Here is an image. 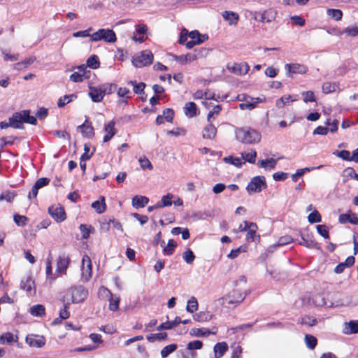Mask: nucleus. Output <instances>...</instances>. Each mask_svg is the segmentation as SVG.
<instances>
[{
	"instance_id": "nucleus-1",
	"label": "nucleus",
	"mask_w": 358,
	"mask_h": 358,
	"mask_svg": "<svg viewBox=\"0 0 358 358\" xmlns=\"http://www.w3.org/2000/svg\"><path fill=\"white\" fill-rule=\"evenodd\" d=\"M235 136L237 141L245 144H257L262 140V134L251 127L236 128Z\"/></svg>"
},
{
	"instance_id": "nucleus-2",
	"label": "nucleus",
	"mask_w": 358,
	"mask_h": 358,
	"mask_svg": "<svg viewBox=\"0 0 358 358\" xmlns=\"http://www.w3.org/2000/svg\"><path fill=\"white\" fill-rule=\"evenodd\" d=\"M195 99H202L201 103L206 106L212 105V101H231L232 99H227L228 96L224 91H196L194 94Z\"/></svg>"
},
{
	"instance_id": "nucleus-3",
	"label": "nucleus",
	"mask_w": 358,
	"mask_h": 358,
	"mask_svg": "<svg viewBox=\"0 0 358 358\" xmlns=\"http://www.w3.org/2000/svg\"><path fill=\"white\" fill-rule=\"evenodd\" d=\"M87 295L88 292L84 287H73L68 289L64 297V301L66 303V305L71 303H81L85 300Z\"/></svg>"
},
{
	"instance_id": "nucleus-4",
	"label": "nucleus",
	"mask_w": 358,
	"mask_h": 358,
	"mask_svg": "<svg viewBox=\"0 0 358 358\" xmlns=\"http://www.w3.org/2000/svg\"><path fill=\"white\" fill-rule=\"evenodd\" d=\"M11 127L15 129L22 128L23 123H28L30 124L36 125L37 123L35 117L30 115L29 110H23L20 113H15L11 117L9 118Z\"/></svg>"
},
{
	"instance_id": "nucleus-5",
	"label": "nucleus",
	"mask_w": 358,
	"mask_h": 358,
	"mask_svg": "<svg viewBox=\"0 0 358 358\" xmlns=\"http://www.w3.org/2000/svg\"><path fill=\"white\" fill-rule=\"evenodd\" d=\"M246 295L247 293L245 292H241L234 289L229 294L219 299L218 301L227 308L231 309L241 303Z\"/></svg>"
},
{
	"instance_id": "nucleus-6",
	"label": "nucleus",
	"mask_w": 358,
	"mask_h": 358,
	"mask_svg": "<svg viewBox=\"0 0 358 358\" xmlns=\"http://www.w3.org/2000/svg\"><path fill=\"white\" fill-rule=\"evenodd\" d=\"M90 40L92 42L103 41L108 43H113L117 41V36L113 29L102 28L90 36Z\"/></svg>"
},
{
	"instance_id": "nucleus-7",
	"label": "nucleus",
	"mask_w": 358,
	"mask_h": 358,
	"mask_svg": "<svg viewBox=\"0 0 358 358\" xmlns=\"http://www.w3.org/2000/svg\"><path fill=\"white\" fill-rule=\"evenodd\" d=\"M154 55L149 50H145L132 57L131 62L136 68L149 66L153 62Z\"/></svg>"
},
{
	"instance_id": "nucleus-8",
	"label": "nucleus",
	"mask_w": 358,
	"mask_h": 358,
	"mask_svg": "<svg viewBox=\"0 0 358 358\" xmlns=\"http://www.w3.org/2000/svg\"><path fill=\"white\" fill-rule=\"evenodd\" d=\"M266 188V179L264 176L253 177L248 183L246 189L249 194L260 192Z\"/></svg>"
},
{
	"instance_id": "nucleus-9",
	"label": "nucleus",
	"mask_w": 358,
	"mask_h": 358,
	"mask_svg": "<svg viewBox=\"0 0 358 358\" xmlns=\"http://www.w3.org/2000/svg\"><path fill=\"white\" fill-rule=\"evenodd\" d=\"M148 32V26L144 23H141L136 25L135 31L133 33L131 40L136 43H143L148 38L147 34Z\"/></svg>"
},
{
	"instance_id": "nucleus-10",
	"label": "nucleus",
	"mask_w": 358,
	"mask_h": 358,
	"mask_svg": "<svg viewBox=\"0 0 358 358\" xmlns=\"http://www.w3.org/2000/svg\"><path fill=\"white\" fill-rule=\"evenodd\" d=\"M21 289L26 292L27 295L33 296L36 292V286L34 279L31 276H25L22 278L20 284Z\"/></svg>"
},
{
	"instance_id": "nucleus-11",
	"label": "nucleus",
	"mask_w": 358,
	"mask_h": 358,
	"mask_svg": "<svg viewBox=\"0 0 358 358\" xmlns=\"http://www.w3.org/2000/svg\"><path fill=\"white\" fill-rule=\"evenodd\" d=\"M92 275V265L89 256L84 255L82 259L81 278L84 281H88Z\"/></svg>"
},
{
	"instance_id": "nucleus-12",
	"label": "nucleus",
	"mask_w": 358,
	"mask_h": 358,
	"mask_svg": "<svg viewBox=\"0 0 358 358\" xmlns=\"http://www.w3.org/2000/svg\"><path fill=\"white\" fill-rule=\"evenodd\" d=\"M304 305H313L315 306H323L326 304L325 299L322 294H307L302 298Z\"/></svg>"
},
{
	"instance_id": "nucleus-13",
	"label": "nucleus",
	"mask_w": 358,
	"mask_h": 358,
	"mask_svg": "<svg viewBox=\"0 0 358 358\" xmlns=\"http://www.w3.org/2000/svg\"><path fill=\"white\" fill-rule=\"evenodd\" d=\"M26 343L31 348H41L45 345V338L43 336L30 334L25 338Z\"/></svg>"
},
{
	"instance_id": "nucleus-14",
	"label": "nucleus",
	"mask_w": 358,
	"mask_h": 358,
	"mask_svg": "<svg viewBox=\"0 0 358 358\" xmlns=\"http://www.w3.org/2000/svg\"><path fill=\"white\" fill-rule=\"evenodd\" d=\"M252 17L256 21L271 22L275 20V13L271 9L264 10L263 13L255 12Z\"/></svg>"
},
{
	"instance_id": "nucleus-15",
	"label": "nucleus",
	"mask_w": 358,
	"mask_h": 358,
	"mask_svg": "<svg viewBox=\"0 0 358 358\" xmlns=\"http://www.w3.org/2000/svg\"><path fill=\"white\" fill-rule=\"evenodd\" d=\"M70 259L69 256L63 254L60 255L57 260L56 273L59 275H64L66 273V269L69 265Z\"/></svg>"
},
{
	"instance_id": "nucleus-16",
	"label": "nucleus",
	"mask_w": 358,
	"mask_h": 358,
	"mask_svg": "<svg viewBox=\"0 0 358 358\" xmlns=\"http://www.w3.org/2000/svg\"><path fill=\"white\" fill-rule=\"evenodd\" d=\"M285 69L289 76H291V74H304L308 71L306 66L298 63L286 64Z\"/></svg>"
},
{
	"instance_id": "nucleus-17",
	"label": "nucleus",
	"mask_w": 358,
	"mask_h": 358,
	"mask_svg": "<svg viewBox=\"0 0 358 358\" xmlns=\"http://www.w3.org/2000/svg\"><path fill=\"white\" fill-rule=\"evenodd\" d=\"M227 69L236 75H245L250 70V66L246 62L234 63L232 66L227 65Z\"/></svg>"
},
{
	"instance_id": "nucleus-18",
	"label": "nucleus",
	"mask_w": 358,
	"mask_h": 358,
	"mask_svg": "<svg viewBox=\"0 0 358 358\" xmlns=\"http://www.w3.org/2000/svg\"><path fill=\"white\" fill-rule=\"evenodd\" d=\"M49 214L58 222L66 220V213L64 209L61 206H52L48 209Z\"/></svg>"
},
{
	"instance_id": "nucleus-19",
	"label": "nucleus",
	"mask_w": 358,
	"mask_h": 358,
	"mask_svg": "<svg viewBox=\"0 0 358 358\" xmlns=\"http://www.w3.org/2000/svg\"><path fill=\"white\" fill-rule=\"evenodd\" d=\"M203 51H206V50H199L198 53H187L178 56L174 55V58L180 64H185L188 62H193L197 59L199 57H202L203 55Z\"/></svg>"
},
{
	"instance_id": "nucleus-20",
	"label": "nucleus",
	"mask_w": 358,
	"mask_h": 358,
	"mask_svg": "<svg viewBox=\"0 0 358 358\" xmlns=\"http://www.w3.org/2000/svg\"><path fill=\"white\" fill-rule=\"evenodd\" d=\"M264 99L261 97L252 98L250 96H244L242 103L239 104V107L242 110H251L256 106V104L262 102Z\"/></svg>"
},
{
	"instance_id": "nucleus-21",
	"label": "nucleus",
	"mask_w": 358,
	"mask_h": 358,
	"mask_svg": "<svg viewBox=\"0 0 358 358\" xmlns=\"http://www.w3.org/2000/svg\"><path fill=\"white\" fill-rule=\"evenodd\" d=\"M103 130L106 133L103 136V141L108 142L116 134L115 122L110 121L104 125Z\"/></svg>"
},
{
	"instance_id": "nucleus-22",
	"label": "nucleus",
	"mask_w": 358,
	"mask_h": 358,
	"mask_svg": "<svg viewBox=\"0 0 358 358\" xmlns=\"http://www.w3.org/2000/svg\"><path fill=\"white\" fill-rule=\"evenodd\" d=\"M217 328L214 327L212 331L206 328H193L190 330L189 334L194 337H206L210 334H215Z\"/></svg>"
},
{
	"instance_id": "nucleus-23",
	"label": "nucleus",
	"mask_w": 358,
	"mask_h": 358,
	"mask_svg": "<svg viewBox=\"0 0 358 358\" xmlns=\"http://www.w3.org/2000/svg\"><path fill=\"white\" fill-rule=\"evenodd\" d=\"M342 332L346 335L358 334V320L345 322L343 325Z\"/></svg>"
},
{
	"instance_id": "nucleus-24",
	"label": "nucleus",
	"mask_w": 358,
	"mask_h": 358,
	"mask_svg": "<svg viewBox=\"0 0 358 358\" xmlns=\"http://www.w3.org/2000/svg\"><path fill=\"white\" fill-rule=\"evenodd\" d=\"M338 220L341 224L350 223L352 224L358 225V216L351 211L341 215L339 216Z\"/></svg>"
},
{
	"instance_id": "nucleus-25",
	"label": "nucleus",
	"mask_w": 358,
	"mask_h": 358,
	"mask_svg": "<svg viewBox=\"0 0 358 358\" xmlns=\"http://www.w3.org/2000/svg\"><path fill=\"white\" fill-rule=\"evenodd\" d=\"M217 134V129L213 124H208L204 127L202 131V137L203 139H213Z\"/></svg>"
},
{
	"instance_id": "nucleus-26",
	"label": "nucleus",
	"mask_w": 358,
	"mask_h": 358,
	"mask_svg": "<svg viewBox=\"0 0 358 358\" xmlns=\"http://www.w3.org/2000/svg\"><path fill=\"white\" fill-rule=\"evenodd\" d=\"M258 227L256 223L250 222L246 229V240L248 241H255L259 236L257 235Z\"/></svg>"
},
{
	"instance_id": "nucleus-27",
	"label": "nucleus",
	"mask_w": 358,
	"mask_h": 358,
	"mask_svg": "<svg viewBox=\"0 0 358 358\" xmlns=\"http://www.w3.org/2000/svg\"><path fill=\"white\" fill-rule=\"evenodd\" d=\"M189 37L195 41L196 45H199L208 39L207 34H202L198 30L191 31L189 34Z\"/></svg>"
},
{
	"instance_id": "nucleus-28",
	"label": "nucleus",
	"mask_w": 358,
	"mask_h": 358,
	"mask_svg": "<svg viewBox=\"0 0 358 358\" xmlns=\"http://www.w3.org/2000/svg\"><path fill=\"white\" fill-rule=\"evenodd\" d=\"M228 350V345L225 342H220L215 344L213 348L215 358H221Z\"/></svg>"
},
{
	"instance_id": "nucleus-29",
	"label": "nucleus",
	"mask_w": 358,
	"mask_h": 358,
	"mask_svg": "<svg viewBox=\"0 0 358 358\" xmlns=\"http://www.w3.org/2000/svg\"><path fill=\"white\" fill-rule=\"evenodd\" d=\"M257 164L259 168H262L264 170H271L275 167L277 164V159L273 158L262 159L259 160Z\"/></svg>"
},
{
	"instance_id": "nucleus-30",
	"label": "nucleus",
	"mask_w": 358,
	"mask_h": 358,
	"mask_svg": "<svg viewBox=\"0 0 358 358\" xmlns=\"http://www.w3.org/2000/svg\"><path fill=\"white\" fill-rule=\"evenodd\" d=\"M183 110L185 115L189 118H192L197 115V108L195 103L193 102L187 103Z\"/></svg>"
},
{
	"instance_id": "nucleus-31",
	"label": "nucleus",
	"mask_w": 358,
	"mask_h": 358,
	"mask_svg": "<svg viewBox=\"0 0 358 358\" xmlns=\"http://www.w3.org/2000/svg\"><path fill=\"white\" fill-rule=\"evenodd\" d=\"M0 342L1 344H11L12 343H18L17 335H14L10 332H6L0 335Z\"/></svg>"
},
{
	"instance_id": "nucleus-32",
	"label": "nucleus",
	"mask_w": 358,
	"mask_h": 358,
	"mask_svg": "<svg viewBox=\"0 0 358 358\" xmlns=\"http://www.w3.org/2000/svg\"><path fill=\"white\" fill-rule=\"evenodd\" d=\"M355 260L353 256L348 257L344 263H341L335 267V273H341L345 268L352 266L355 264Z\"/></svg>"
},
{
	"instance_id": "nucleus-33",
	"label": "nucleus",
	"mask_w": 358,
	"mask_h": 358,
	"mask_svg": "<svg viewBox=\"0 0 358 358\" xmlns=\"http://www.w3.org/2000/svg\"><path fill=\"white\" fill-rule=\"evenodd\" d=\"M50 182V179L47 178H41L36 180L35 185L31 189V193L34 197H36L39 189L46 186Z\"/></svg>"
},
{
	"instance_id": "nucleus-34",
	"label": "nucleus",
	"mask_w": 358,
	"mask_h": 358,
	"mask_svg": "<svg viewBox=\"0 0 358 358\" xmlns=\"http://www.w3.org/2000/svg\"><path fill=\"white\" fill-rule=\"evenodd\" d=\"M149 202L148 197L144 196H135L132 198V206L136 208H143Z\"/></svg>"
},
{
	"instance_id": "nucleus-35",
	"label": "nucleus",
	"mask_w": 358,
	"mask_h": 358,
	"mask_svg": "<svg viewBox=\"0 0 358 358\" xmlns=\"http://www.w3.org/2000/svg\"><path fill=\"white\" fill-rule=\"evenodd\" d=\"M213 317V315L209 311H201L193 315L195 321L199 322H206L210 321Z\"/></svg>"
},
{
	"instance_id": "nucleus-36",
	"label": "nucleus",
	"mask_w": 358,
	"mask_h": 358,
	"mask_svg": "<svg viewBox=\"0 0 358 358\" xmlns=\"http://www.w3.org/2000/svg\"><path fill=\"white\" fill-rule=\"evenodd\" d=\"M173 198V195L171 193H168L167 194L163 196L160 201L157 202L155 204V208H161L171 206Z\"/></svg>"
},
{
	"instance_id": "nucleus-37",
	"label": "nucleus",
	"mask_w": 358,
	"mask_h": 358,
	"mask_svg": "<svg viewBox=\"0 0 358 358\" xmlns=\"http://www.w3.org/2000/svg\"><path fill=\"white\" fill-rule=\"evenodd\" d=\"M78 130H79L83 136L86 138H91L94 134L93 127L90 124L85 123L78 127Z\"/></svg>"
},
{
	"instance_id": "nucleus-38",
	"label": "nucleus",
	"mask_w": 358,
	"mask_h": 358,
	"mask_svg": "<svg viewBox=\"0 0 358 358\" xmlns=\"http://www.w3.org/2000/svg\"><path fill=\"white\" fill-rule=\"evenodd\" d=\"M222 17L224 20L229 21V24H236L238 23L239 16L233 11H224L222 13Z\"/></svg>"
},
{
	"instance_id": "nucleus-39",
	"label": "nucleus",
	"mask_w": 358,
	"mask_h": 358,
	"mask_svg": "<svg viewBox=\"0 0 358 358\" xmlns=\"http://www.w3.org/2000/svg\"><path fill=\"white\" fill-rule=\"evenodd\" d=\"M91 206L97 213H103L106 210V208L105 198L103 196H101L99 200L93 202Z\"/></svg>"
},
{
	"instance_id": "nucleus-40",
	"label": "nucleus",
	"mask_w": 358,
	"mask_h": 358,
	"mask_svg": "<svg viewBox=\"0 0 358 358\" xmlns=\"http://www.w3.org/2000/svg\"><path fill=\"white\" fill-rule=\"evenodd\" d=\"M88 90H127L126 87H117V85L115 83H104L99 87H94L89 85Z\"/></svg>"
},
{
	"instance_id": "nucleus-41",
	"label": "nucleus",
	"mask_w": 358,
	"mask_h": 358,
	"mask_svg": "<svg viewBox=\"0 0 358 358\" xmlns=\"http://www.w3.org/2000/svg\"><path fill=\"white\" fill-rule=\"evenodd\" d=\"M86 64L90 69H97L100 66L99 57L96 55H92L87 58Z\"/></svg>"
},
{
	"instance_id": "nucleus-42",
	"label": "nucleus",
	"mask_w": 358,
	"mask_h": 358,
	"mask_svg": "<svg viewBox=\"0 0 358 358\" xmlns=\"http://www.w3.org/2000/svg\"><path fill=\"white\" fill-rule=\"evenodd\" d=\"M30 313L35 317H42L45 314V310L43 305L38 304L33 306L29 309Z\"/></svg>"
},
{
	"instance_id": "nucleus-43",
	"label": "nucleus",
	"mask_w": 358,
	"mask_h": 358,
	"mask_svg": "<svg viewBox=\"0 0 358 358\" xmlns=\"http://www.w3.org/2000/svg\"><path fill=\"white\" fill-rule=\"evenodd\" d=\"M108 300L109 301L108 309L113 312L118 310L120 298L113 294Z\"/></svg>"
},
{
	"instance_id": "nucleus-44",
	"label": "nucleus",
	"mask_w": 358,
	"mask_h": 358,
	"mask_svg": "<svg viewBox=\"0 0 358 358\" xmlns=\"http://www.w3.org/2000/svg\"><path fill=\"white\" fill-rule=\"evenodd\" d=\"M45 274L46 278L50 284L57 278L52 271L51 260L50 259H47L46 260Z\"/></svg>"
},
{
	"instance_id": "nucleus-45",
	"label": "nucleus",
	"mask_w": 358,
	"mask_h": 358,
	"mask_svg": "<svg viewBox=\"0 0 358 358\" xmlns=\"http://www.w3.org/2000/svg\"><path fill=\"white\" fill-rule=\"evenodd\" d=\"M355 175L356 173L355 169L352 167H348L343 171L341 177L343 182H347L355 178Z\"/></svg>"
},
{
	"instance_id": "nucleus-46",
	"label": "nucleus",
	"mask_w": 358,
	"mask_h": 358,
	"mask_svg": "<svg viewBox=\"0 0 358 358\" xmlns=\"http://www.w3.org/2000/svg\"><path fill=\"white\" fill-rule=\"evenodd\" d=\"M327 14L329 17L336 21L341 20L343 17L342 10L336 8H328L327 10Z\"/></svg>"
},
{
	"instance_id": "nucleus-47",
	"label": "nucleus",
	"mask_w": 358,
	"mask_h": 358,
	"mask_svg": "<svg viewBox=\"0 0 358 358\" xmlns=\"http://www.w3.org/2000/svg\"><path fill=\"white\" fill-rule=\"evenodd\" d=\"M223 161L225 163L231 164L236 167H241L243 164H245L244 161H243L241 157H234L232 156H229L223 158Z\"/></svg>"
},
{
	"instance_id": "nucleus-48",
	"label": "nucleus",
	"mask_w": 358,
	"mask_h": 358,
	"mask_svg": "<svg viewBox=\"0 0 358 358\" xmlns=\"http://www.w3.org/2000/svg\"><path fill=\"white\" fill-rule=\"evenodd\" d=\"M198 301L194 296H192L188 301L186 307V310L190 313H193L198 309Z\"/></svg>"
},
{
	"instance_id": "nucleus-49",
	"label": "nucleus",
	"mask_w": 358,
	"mask_h": 358,
	"mask_svg": "<svg viewBox=\"0 0 358 358\" xmlns=\"http://www.w3.org/2000/svg\"><path fill=\"white\" fill-rule=\"evenodd\" d=\"M256 157L257 152L254 150H251L248 153H241V158L244 162H248L250 164H255Z\"/></svg>"
},
{
	"instance_id": "nucleus-50",
	"label": "nucleus",
	"mask_w": 358,
	"mask_h": 358,
	"mask_svg": "<svg viewBox=\"0 0 358 358\" xmlns=\"http://www.w3.org/2000/svg\"><path fill=\"white\" fill-rule=\"evenodd\" d=\"M305 343H306V345L307 346V348L313 350L315 348V346L317 345V340L316 338V337H315L313 335H310V334H306L305 336Z\"/></svg>"
},
{
	"instance_id": "nucleus-51",
	"label": "nucleus",
	"mask_w": 358,
	"mask_h": 358,
	"mask_svg": "<svg viewBox=\"0 0 358 358\" xmlns=\"http://www.w3.org/2000/svg\"><path fill=\"white\" fill-rule=\"evenodd\" d=\"M164 241H162L161 246L164 247V252L166 255H171L173 252V250L175 247L176 246V242L171 239L168 241V243L166 246H164Z\"/></svg>"
},
{
	"instance_id": "nucleus-52",
	"label": "nucleus",
	"mask_w": 358,
	"mask_h": 358,
	"mask_svg": "<svg viewBox=\"0 0 358 358\" xmlns=\"http://www.w3.org/2000/svg\"><path fill=\"white\" fill-rule=\"evenodd\" d=\"M138 162H139L141 168L143 170L148 169V170L151 171V170L153 169L152 164H151L150 160L146 157H145V156L140 157L139 159H138Z\"/></svg>"
},
{
	"instance_id": "nucleus-53",
	"label": "nucleus",
	"mask_w": 358,
	"mask_h": 358,
	"mask_svg": "<svg viewBox=\"0 0 358 358\" xmlns=\"http://www.w3.org/2000/svg\"><path fill=\"white\" fill-rule=\"evenodd\" d=\"M88 95L94 102H100L105 94L104 91H89Z\"/></svg>"
},
{
	"instance_id": "nucleus-54",
	"label": "nucleus",
	"mask_w": 358,
	"mask_h": 358,
	"mask_svg": "<svg viewBox=\"0 0 358 358\" xmlns=\"http://www.w3.org/2000/svg\"><path fill=\"white\" fill-rule=\"evenodd\" d=\"M79 229L81 232L82 237L85 239L88 238L90 234L94 231V228L92 226L86 224H80Z\"/></svg>"
},
{
	"instance_id": "nucleus-55",
	"label": "nucleus",
	"mask_w": 358,
	"mask_h": 358,
	"mask_svg": "<svg viewBox=\"0 0 358 358\" xmlns=\"http://www.w3.org/2000/svg\"><path fill=\"white\" fill-rule=\"evenodd\" d=\"M315 167H306L303 169H299L296 171V172L291 176V178L294 182H296L299 177L302 176L304 173L309 172L312 170H314Z\"/></svg>"
},
{
	"instance_id": "nucleus-56",
	"label": "nucleus",
	"mask_w": 358,
	"mask_h": 358,
	"mask_svg": "<svg viewBox=\"0 0 358 358\" xmlns=\"http://www.w3.org/2000/svg\"><path fill=\"white\" fill-rule=\"evenodd\" d=\"M112 295L110 291L104 286L100 287L98 290V296L101 299H108Z\"/></svg>"
},
{
	"instance_id": "nucleus-57",
	"label": "nucleus",
	"mask_w": 358,
	"mask_h": 358,
	"mask_svg": "<svg viewBox=\"0 0 358 358\" xmlns=\"http://www.w3.org/2000/svg\"><path fill=\"white\" fill-rule=\"evenodd\" d=\"M350 37H355L358 35V26H349L343 29L341 32Z\"/></svg>"
},
{
	"instance_id": "nucleus-58",
	"label": "nucleus",
	"mask_w": 358,
	"mask_h": 358,
	"mask_svg": "<svg viewBox=\"0 0 358 358\" xmlns=\"http://www.w3.org/2000/svg\"><path fill=\"white\" fill-rule=\"evenodd\" d=\"M177 349L176 344H171L165 346L161 351V356L162 358H165L169 356L171 353L173 352Z\"/></svg>"
},
{
	"instance_id": "nucleus-59",
	"label": "nucleus",
	"mask_w": 358,
	"mask_h": 358,
	"mask_svg": "<svg viewBox=\"0 0 358 358\" xmlns=\"http://www.w3.org/2000/svg\"><path fill=\"white\" fill-rule=\"evenodd\" d=\"M334 155L343 160L352 162V154L348 150L336 151Z\"/></svg>"
},
{
	"instance_id": "nucleus-60",
	"label": "nucleus",
	"mask_w": 358,
	"mask_h": 358,
	"mask_svg": "<svg viewBox=\"0 0 358 358\" xmlns=\"http://www.w3.org/2000/svg\"><path fill=\"white\" fill-rule=\"evenodd\" d=\"M167 337V334L166 333H158V334H153L151 335H149L146 337L147 340L150 342H155V341H161L164 340Z\"/></svg>"
},
{
	"instance_id": "nucleus-61",
	"label": "nucleus",
	"mask_w": 358,
	"mask_h": 358,
	"mask_svg": "<svg viewBox=\"0 0 358 358\" xmlns=\"http://www.w3.org/2000/svg\"><path fill=\"white\" fill-rule=\"evenodd\" d=\"M36 61V57L34 56H31L25 58L21 62H17L15 65L18 69H21L22 66L27 67L28 66L31 65Z\"/></svg>"
},
{
	"instance_id": "nucleus-62",
	"label": "nucleus",
	"mask_w": 358,
	"mask_h": 358,
	"mask_svg": "<svg viewBox=\"0 0 358 358\" xmlns=\"http://www.w3.org/2000/svg\"><path fill=\"white\" fill-rule=\"evenodd\" d=\"M308 220L310 223H316L320 222L322 220V217L320 214L317 210H313L311 213H310L308 216Z\"/></svg>"
},
{
	"instance_id": "nucleus-63",
	"label": "nucleus",
	"mask_w": 358,
	"mask_h": 358,
	"mask_svg": "<svg viewBox=\"0 0 358 358\" xmlns=\"http://www.w3.org/2000/svg\"><path fill=\"white\" fill-rule=\"evenodd\" d=\"M76 98V96L73 94L71 95H65L63 97H61L57 102V106L59 107H62L66 104L70 103Z\"/></svg>"
},
{
	"instance_id": "nucleus-64",
	"label": "nucleus",
	"mask_w": 358,
	"mask_h": 358,
	"mask_svg": "<svg viewBox=\"0 0 358 358\" xmlns=\"http://www.w3.org/2000/svg\"><path fill=\"white\" fill-rule=\"evenodd\" d=\"M182 258L187 264H192L195 259V256L191 250L187 249L183 252Z\"/></svg>"
}]
</instances>
